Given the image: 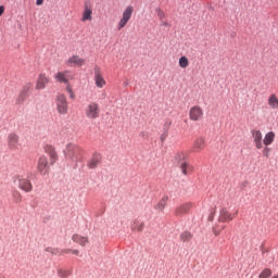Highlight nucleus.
<instances>
[{
    "label": "nucleus",
    "instance_id": "1",
    "mask_svg": "<svg viewBox=\"0 0 278 278\" xmlns=\"http://www.w3.org/2000/svg\"><path fill=\"white\" fill-rule=\"evenodd\" d=\"M81 153H84V150L75 143H67L64 150V156L70 160V162H79Z\"/></svg>",
    "mask_w": 278,
    "mask_h": 278
},
{
    "label": "nucleus",
    "instance_id": "2",
    "mask_svg": "<svg viewBox=\"0 0 278 278\" xmlns=\"http://www.w3.org/2000/svg\"><path fill=\"white\" fill-rule=\"evenodd\" d=\"M85 116L89 121H97V118L101 116V109L99 108V103L90 102L89 104H87V106L85 108Z\"/></svg>",
    "mask_w": 278,
    "mask_h": 278
},
{
    "label": "nucleus",
    "instance_id": "3",
    "mask_svg": "<svg viewBox=\"0 0 278 278\" xmlns=\"http://www.w3.org/2000/svg\"><path fill=\"white\" fill-rule=\"evenodd\" d=\"M56 112L63 116L68 114V101L64 93H58L55 98Z\"/></svg>",
    "mask_w": 278,
    "mask_h": 278
},
{
    "label": "nucleus",
    "instance_id": "4",
    "mask_svg": "<svg viewBox=\"0 0 278 278\" xmlns=\"http://www.w3.org/2000/svg\"><path fill=\"white\" fill-rule=\"evenodd\" d=\"M54 79L58 84H65L67 86V84H71L75 79V74L68 70L61 71L54 75Z\"/></svg>",
    "mask_w": 278,
    "mask_h": 278
},
{
    "label": "nucleus",
    "instance_id": "5",
    "mask_svg": "<svg viewBox=\"0 0 278 278\" xmlns=\"http://www.w3.org/2000/svg\"><path fill=\"white\" fill-rule=\"evenodd\" d=\"M7 147L10 151L21 149V137L16 132H10L7 137Z\"/></svg>",
    "mask_w": 278,
    "mask_h": 278
},
{
    "label": "nucleus",
    "instance_id": "6",
    "mask_svg": "<svg viewBox=\"0 0 278 278\" xmlns=\"http://www.w3.org/2000/svg\"><path fill=\"white\" fill-rule=\"evenodd\" d=\"M132 15H134V7L131 5L126 7L123 12L122 18L117 24V29H123L124 27H126L127 23L131 21Z\"/></svg>",
    "mask_w": 278,
    "mask_h": 278
},
{
    "label": "nucleus",
    "instance_id": "7",
    "mask_svg": "<svg viewBox=\"0 0 278 278\" xmlns=\"http://www.w3.org/2000/svg\"><path fill=\"white\" fill-rule=\"evenodd\" d=\"M93 81L96 86L100 89L105 88L108 85V81H105V78L103 77V74L101 73V67L96 66L93 68Z\"/></svg>",
    "mask_w": 278,
    "mask_h": 278
},
{
    "label": "nucleus",
    "instance_id": "8",
    "mask_svg": "<svg viewBox=\"0 0 278 278\" xmlns=\"http://www.w3.org/2000/svg\"><path fill=\"white\" fill-rule=\"evenodd\" d=\"M15 180H17L20 190H23L24 192H31L34 190V186L31 185L30 179H27L23 176H16Z\"/></svg>",
    "mask_w": 278,
    "mask_h": 278
},
{
    "label": "nucleus",
    "instance_id": "9",
    "mask_svg": "<svg viewBox=\"0 0 278 278\" xmlns=\"http://www.w3.org/2000/svg\"><path fill=\"white\" fill-rule=\"evenodd\" d=\"M49 84H51V78L47 74L40 73L37 77L35 89L45 90Z\"/></svg>",
    "mask_w": 278,
    "mask_h": 278
},
{
    "label": "nucleus",
    "instance_id": "10",
    "mask_svg": "<svg viewBox=\"0 0 278 278\" xmlns=\"http://www.w3.org/2000/svg\"><path fill=\"white\" fill-rule=\"evenodd\" d=\"M236 216H238V212L231 213V212H229V208L224 207L219 211L218 222L219 223H231V220H233V218H236Z\"/></svg>",
    "mask_w": 278,
    "mask_h": 278
},
{
    "label": "nucleus",
    "instance_id": "11",
    "mask_svg": "<svg viewBox=\"0 0 278 278\" xmlns=\"http://www.w3.org/2000/svg\"><path fill=\"white\" fill-rule=\"evenodd\" d=\"M251 135L255 149H257L258 151L261 149H264V137L262 135V130L253 129L251 130Z\"/></svg>",
    "mask_w": 278,
    "mask_h": 278
},
{
    "label": "nucleus",
    "instance_id": "12",
    "mask_svg": "<svg viewBox=\"0 0 278 278\" xmlns=\"http://www.w3.org/2000/svg\"><path fill=\"white\" fill-rule=\"evenodd\" d=\"M37 170L38 173H40L41 175H47L48 170H49V159L45 155H41L38 159L37 162Z\"/></svg>",
    "mask_w": 278,
    "mask_h": 278
},
{
    "label": "nucleus",
    "instance_id": "13",
    "mask_svg": "<svg viewBox=\"0 0 278 278\" xmlns=\"http://www.w3.org/2000/svg\"><path fill=\"white\" fill-rule=\"evenodd\" d=\"M43 151H45V153H47V155H49L50 164L53 165L58 162V151H55V147H53L51 144H46L43 147Z\"/></svg>",
    "mask_w": 278,
    "mask_h": 278
},
{
    "label": "nucleus",
    "instance_id": "14",
    "mask_svg": "<svg viewBox=\"0 0 278 278\" xmlns=\"http://www.w3.org/2000/svg\"><path fill=\"white\" fill-rule=\"evenodd\" d=\"M66 64L71 67H81L86 64V60L81 59L79 55H72L67 59Z\"/></svg>",
    "mask_w": 278,
    "mask_h": 278
},
{
    "label": "nucleus",
    "instance_id": "15",
    "mask_svg": "<svg viewBox=\"0 0 278 278\" xmlns=\"http://www.w3.org/2000/svg\"><path fill=\"white\" fill-rule=\"evenodd\" d=\"M190 121H201L203 118V109L201 106H192L189 111Z\"/></svg>",
    "mask_w": 278,
    "mask_h": 278
},
{
    "label": "nucleus",
    "instance_id": "16",
    "mask_svg": "<svg viewBox=\"0 0 278 278\" xmlns=\"http://www.w3.org/2000/svg\"><path fill=\"white\" fill-rule=\"evenodd\" d=\"M168 195H163L153 206L155 212L164 213V210H166V206L168 205Z\"/></svg>",
    "mask_w": 278,
    "mask_h": 278
},
{
    "label": "nucleus",
    "instance_id": "17",
    "mask_svg": "<svg viewBox=\"0 0 278 278\" xmlns=\"http://www.w3.org/2000/svg\"><path fill=\"white\" fill-rule=\"evenodd\" d=\"M73 242L76 244H79L80 247H86V244L90 243V239H88V236L75 233L72 236Z\"/></svg>",
    "mask_w": 278,
    "mask_h": 278
},
{
    "label": "nucleus",
    "instance_id": "18",
    "mask_svg": "<svg viewBox=\"0 0 278 278\" xmlns=\"http://www.w3.org/2000/svg\"><path fill=\"white\" fill-rule=\"evenodd\" d=\"M86 21H92V5L86 2L85 8L81 15V22L86 23Z\"/></svg>",
    "mask_w": 278,
    "mask_h": 278
},
{
    "label": "nucleus",
    "instance_id": "19",
    "mask_svg": "<svg viewBox=\"0 0 278 278\" xmlns=\"http://www.w3.org/2000/svg\"><path fill=\"white\" fill-rule=\"evenodd\" d=\"M205 149V139L202 137H199L194 140L192 146V152L193 153H201Z\"/></svg>",
    "mask_w": 278,
    "mask_h": 278
},
{
    "label": "nucleus",
    "instance_id": "20",
    "mask_svg": "<svg viewBox=\"0 0 278 278\" xmlns=\"http://www.w3.org/2000/svg\"><path fill=\"white\" fill-rule=\"evenodd\" d=\"M190 210H192V203L181 204L175 210V216H184V214H188Z\"/></svg>",
    "mask_w": 278,
    "mask_h": 278
},
{
    "label": "nucleus",
    "instance_id": "21",
    "mask_svg": "<svg viewBox=\"0 0 278 278\" xmlns=\"http://www.w3.org/2000/svg\"><path fill=\"white\" fill-rule=\"evenodd\" d=\"M275 131H268L267 134H265L264 138H263V144L265 147H270V144H273V142H275Z\"/></svg>",
    "mask_w": 278,
    "mask_h": 278
},
{
    "label": "nucleus",
    "instance_id": "22",
    "mask_svg": "<svg viewBox=\"0 0 278 278\" xmlns=\"http://www.w3.org/2000/svg\"><path fill=\"white\" fill-rule=\"evenodd\" d=\"M267 105L270 110H278V97L275 93H271L267 99Z\"/></svg>",
    "mask_w": 278,
    "mask_h": 278
},
{
    "label": "nucleus",
    "instance_id": "23",
    "mask_svg": "<svg viewBox=\"0 0 278 278\" xmlns=\"http://www.w3.org/2000/svg\"><path fill=\"white\" fill-rule=\"evenodd\" d=\"M101 164V155H93L87 163L88 168H97Z\"/></svg>",
    "mask_w": 278,
    "mask_h": 278
},
{
    "label": "nucleus",
    "instance_id": "24",
    "mask_svg": "<svg viewBox=\"0 0 278 278\" xmlns=\"http://www.w3.org/2000/svg\"><path fill=\"white\" fill-rule=\"evenodd\" d=\"M180 168H181L182 175H190V173L194 170V167L187 162L180 163Z\"/></svg>",
    "mask_w": 278,
    "mask_h": 278
},
{
    "label": "nucleus",
    "instance_id": "25",
    "mask_svg": "<svg viewBox=\"0 0 278 278\" xmlns=\"http://www.w3.org/2000/svg\"><path fill=\"white\" fill-rule=\"evenodd\" d=\"M144 229V223L143 222H140L138 219H136L132 225H131V230L132 231H143Z\"/></svg>",
    "mask_w": 278,
    "mask_h": 278
},
{
    "label": "nucleus",
    "instance_id": "26",
    "mask_svg": "<svg viewBox=\"0 0 278 278\" xmlns=\"http://www.w3.org/2000/svg\"><path fill=\"white\" fill-rule=\"evenodd\" d=\"M27 97H29L28 93H25V91H21L15 100L16 105H22V103H25Z\"/></svg>",
    "mask_w": 278,
    "mask_h": 278
},
{
    "label": "nucleus",
    "instance_id": "27",
    "mask_svg": "<svg viewBox=\"0 0 278 278\" xmlns=\"http://www.w3.org/2000/svg\"><path fill=\"white\" fill-rule=\"evenodd\" d=\"M187 159H188L187 152H178L175 154V161L179 162L180 164L186 162Z\"/></svg>",
    "mask_w": 278,
    "mask_h": 278
},
{
    "label": "nucleus",
    "instance_id": "28",
    "mask_svg": "<svg viewBox=\"0 0 278 278\" xmlns=\"http://www.w3.org/2000/svg\"><path fill=\"white\" fill-rule=\"evenodd\" d=\"M46 253H51V255H58L61 257V250L58 248L48 247L45 249Z\"/></svg>",
    "mask_w": 278,
    "mask_h": 278
},
{
    "label": "nucleus",
    "instance_id": "29",
    "mask_svg": "<svg viewBox=\"0 0 278 278\" xmlns=\"http://www.w3.org/2000/svg\"><path fill=\"white\" fill-rule=\"evenodd\" d=\"M56 275L60 278H68V276L72 275V271L70 269H58Z\"/></svg>",
    "mask_w": 278,
    "mask_h": 278
},
{
    "label": "nucleus",
    "instance_id": "30",
    "mask_svg": "<svg viewBox=\"0 0 278 278\" xmlns=\"http://www.w3.org/2000/svg\"><path fill=\"white\" fill-rule=\"evenodd\" d=\"M178 64H179L180 68H188L190 62L188 61L187 56H181L178 61Z\"/></svg>",
    "mask_w": 278,
    "mask_h": 278
},
{
    "label": "nucleus",
    "instance_id": "31",
    "mask_svg": "<svg viewBox=\"0 0 278 278\" xmlns=\"http://www.w3.org/2000/svg\"><path fill=\"white\" fill-rule=\"evenodd\" d=\"M181 242H190L192 240V233L185 231L180 235Z\"/></svg>",
    "mask_w": 278,
    "mask_h": 278
},
{
    "label": "nucleus",
    "instance_id": "32",
    "mask_svg": "<svg viewBox=\"0 0 278 278\" xmlns=\"http://www.w3.org/2000/svg\"><path fill=\"white\" fill-rule=\"evenodd\" d=\"M12 197L15 203H21L23 201V195H21V192H18L17 190L12 192Z\"/></svg>",
    "mask_w": 278,
    "mask_h": 278
},
{
    "label": "nucleus",
    "instance_id": "33",
    "mask_svg": "<svg viewBox=\"0 0 278 278\" xmlns=\"http://www.w3.org/2000/svg\"><path fill=\"white\" fill-rule=\"evenodd\" d=\"M34 88V84L31 83H26L25 86L22 89V92H25L26 94H29Z\"/></svg>",
    "mask_w": 278,
    "mask_h": 278
},
{
    "label": "nucleus",
    "instance_id": "34",
    "mask_svg": "<svg viewBox=\"0 0 278 278\" xmlns=\"http://www.w3.org/2000/svg\"><path fill=\"white\" fill-rule=\"evenodd\" d=\"M65 90L70 94V99H75V92L73 91V86H71V84L66 85Z\"/></svg>",
    "mask_w": 278,
    "mask_h": 278
},
{
    "label": "nucleus",
    "instance_id": "35",
    "mask_svg": "<svg viewBox=\"0 0 278 278\" xmlns=\"http://www.w3.org/2000/svg\"><path fill=\"white\" fill-rule=\"evenodd\" d=\"M226 226H214L213 227V233L214 236H218L219 233H223V230Z\"/></svg>",
    "mask_w": 278,
    "mask_h": 278
},
{
    "label": "nucleus",
    "instance_id": "36",
    "mask_svg": "<svg viewBox=\"0 0 278 278\" xmlns=\"http://www.w3.org/2000/svg\"><path fill=\"white\" fill-rule=\"evenodd\" d=\"M270 275H273V271H270V269L266 268L260 274L258 278H268V277H270Z\"/></svg>",
    "mask_w": 278,
    "mask_h": 278
},
{
    "label": "nucleus",
    "instance_id": "37",
    "mask_svg": "<svg viewBox=\"0 0 278 278\" xmlns=\"http://www.w3.org/2000/svg\"><path fill=\"white\" fill-rule=\"evenodd\" d=\"M156 14H157L160 21H164V18H166V13H164V11L162 9H157Z\"/></svg>",
    "mask_w": 278,
    "mask_h": 278
},
{
    "label": "nucleus",
    "instance_id": "38",
    "mask_svg": "<svg viewBox=\"0 0 278 278\" xmlns=\"http://www.w3.org/2000/svg\"><path fill=\"white\" fill-rule=\"evenodd\" d=\"M262 153H263L264 157H270V148H268V146H265Z\"/></svg>",
    "mask_w": 278,
    "mask_h": 278
},
{
    "label": "nucleus",
    "instance_id": "39",
    "mask_svg": "<svg viewBox=\"0 0 278 278\" xmlns=\"http://www.w3.org/2000/svg\"><path fill=\"white\" fill-rule=\"evenodd\" d=\"M167 138H168V129H165L162 132L160 140H161V142H165Z\"/></svg>",
    "mask_w": 278,
    "mask_h": 278
},
{
    "label": "nucleus",
    "instance_id": "40",
    "mask_svg": "<svg viewBox=\"0 0 278 278\" xmlns=\"http://www.w3.org/2000/svg\"><path fill=\"white\" fill-rule=\"evenodd\" d=\"M71 253H73L72 249H63V250H61V257L63 255H71Z\"/></svg>",
    "mask_w": 278,
    "mask_h": 278
},
{
    "label": "nucleus",
    "instance_id": "41",
    "mask_svg": "<svg viewBox=\"0 0 278 278\" xmlns=\"http://www.w3.org/2000/svg\"><path fill=\"white\" fill-rule=\"evenodd\" d=\"M3 12H5V8L3 5L0 7V16L3 15Z\"/></svg>",
    "mask_w": 278,
    "mask_h": 278
},
{
    "label": "nucleus",
    "instance_id": "42",
    "mask_svg": "<svg viewBox=\"0 0 278 278\" xmlns=\"http://www.w3.org/2000/svg\"><path fill=\"white\" fill-rule=\"evenodd\" d=\"M45 3V0H36V5H42Z\"/></svg>",
    "mask_w": 278,
    "mask_h": 278
},
{
    "label": "nucleus",
    "instance_id": "43",
    "mask_svg": "<svg viewBox=\"0 0 278 278\" xmlns=\"http://www.w3.org/2000/svg\"><path fill=\"white\" fill-rule=\"evenodd\" d=\"M73 255H79V250H72Z\"/></svg>",
    "mask_w": 278,
    "mask_h": 278
}]
</instances>
